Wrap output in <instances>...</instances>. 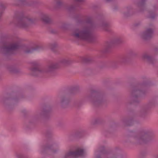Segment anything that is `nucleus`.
<instances>
[{
    "label": "nucleus",
    "instance_id": "obj_24",
    "mask_svg": "<svg viewBox=\"0 0 158 158\" xmlns=\"http://www.w3.org/2000/svg\"><path fill=\"white\" fill-rule=\"evenodd\" d=\"M135 54V52L131 50L130 51L129 53L127 55V56L129 57V58L130 59V57L131 56H133V55H134Z\"/></svg>",
    "mask_w": 158,
    "mask_h": 158
},
{
    "label": "nucleus",
    "instance_id": "obj_23",
    "mask_svg": "<svg viewBox=\"0 0 158 158\" xmlns=\"http://www.w3.org/2000/svg\"><path fill=\"white\" fill-rule=\"evenodd\" d=\"M93 158H99V151L98 150L94 152Z\"/></svg>",
    "mask_w": 158,
    "mask_h": 158
},
{
    "label": "nucleus",
    "instance_id": "obj_11",
    "mask_svg": "<svg viewBox=\"0 0 158 158\" xmlns=\"http://www.w3.org/2000/svg\"><path fill=\"white\" fill-rule=\"evenodd\" d=\"M89 98L94 106L97 107L98 106L99 93L98 91L93 90Z\"/></svg>",
    "mask_w": 158,
    "mask_h": 158
},
{
    "label": "nucleus",
    "instance_id": "obj_28",
    "mask_svg": "<svg viewBox=\"0 0 158 158\" xmlns=\"http://www.w3.org/2000/svg\"><path fill=\"white\" fill-rule=\"evenodd\" d=\"M75 6L73 5H71L68 8V10L69 11H72L75 9Z\"/></svg>",
    "mask_w": 158,
    "mask_h": 158
},
{
    "label": "nucleus",
    "instance_id": "obj_12",
    "mask_svg": "<svg viewBox=\"0 0 158 158\" xmlns=\"http://www.w3.org/2000/svg\"><path fill=\"white\" fill-rule=\"evenodd\" d=\"M110 23L105 20H99V27L108 32L110 31Z\"/></svg>",
    "mask_w": 158,
    "mask_h": 158
},
{
    "label": "nucleus",
    "instance_id": "obj_16",
    "mask_svg": "<svg viewBox=\"0 0 158 158\" xmlns=\"http://www.w3.org/2000/svg\"><path fill=\"white\" fill-rule=\"evenodd\" d=\"M129 59V58L127 56H123L119 58L116 63L118 64H125L127 63Z\"/></svg>",
    "mask_w": 158,
    "mask_h": 158
},
{
    "label": "nucleus",
    "instance_id": "obj_2",
    "mask_svg": "<svg viewBox=\"0 0 158 158\" xmlns=\"http://www.w3.org/2000/svg\"><path fill=\"white\" fill-rule=\"evenodd\" d=\"M149 82L147 79L134 86L132 88L131 93V98L132 102L130 104L138 103L139 102V98L145 93V89L148 86Z\"/></svg>",
    "mask_w": 158,
    "mask_h": 158
},
{
    "label": "nucleus",
    "instance_id": "obj_29",
    "mask_svg": "<svg viewBox=\"0 0 158 158\" xmlns=\"http://www.w3.org/2000/svg\"><path fill=\"white\" fill-rule=\"evenodd\" d=\"M56 43H53V44H51L50 45V48H52V49L53 48H54L56 47Z\"/></svg>",
    "mask_w": 158,
    "mask_h": 158
},
{
    "label": "nucleus",
    "instance_id": "obj_18",
    "mask_svg": "<svg viewBox=\"0 0 158 158\" xmlns=\"http://www.w3.org/2000/svg\"><path fill=\"white\" fill-rule=\"evenodd\" d=\"M41 19L44 22L46 23H49L51 21L49 17L46 15H43L41 17Z\"/></svg>",
    "mask_w": 158,
    "mask_h": 158
},
{
    "label": "nucleus",
    "instance_id": "obj_8",
    "mask_svg": "<svg viewBox=\"0 0 158 158\" xmlns=\"http://www.w3.org/2000/svg\"><path fill=\"white\" fill-rule=\"evenodd\" d=\"M124 42V40L121 38L116 37L108 41L106 45L105 52H107L113 46L122 44Z\"/></svg>",
    "mask_w": 158,
    "mask_h": 158
},
{
    "label": "nucleus",
    "instance_id": "obj_13",
    "mask_svg": "<svg viewBox=\"0 0 158 158\" xmlns=\"http://www.w3.org/2000/svg\"><path fill=\"white\" fill-rule=\"evenodd\" d=\"M147 0H137L135 2L136 6L139 8L140 12H142L145 10L146 2Z\"/></svg>",
    "mask_w": 158,
    "mask_h": 158
},
{
    "label": "nucleus",
    "instance_id": "obj_37",
    "mask_svg": "<svg viewBox=\"0 0 158 158\" xmlns=\"http://www.w3.org/2000/svg\"><path fill=\"white\" fill-rule=\"evenodd\" d=\"M117 7H115L114 8V9H117Z\"/></svg>",
    "mask_w": 158,
    "mask_h": 158
},
{
    "label": "nucleus",
    "instance_id": "obj_10",
    "mask_svg": "<svg viewBox=\"0 0 158 158\" xmlns=\"http://www.w3.org/2000/svg\"><path fill=\"white\" fill-rule=\"evenodd\" d=\"M150 27L152 26V28H148L146 30L143 32L141 34V38L144 40H148L151 39L152 36L154 27L152 24H150Z\"/></svg>",
    "mask_w": 158,
    "mask_h": 158
},
{
    "label": "nucleus",
    "instance_id": "obj_4",
    "mask_svg": "<svg viewBox=\"0 0 158 158\" xmlns=\"http://www.w3.org/2000/svg\"><path fill=\"white\" fill-rule=\"evenodd\" d=\"M32 65V67L30 70L34 76H37L40 73L45 72L51 73L58 67V65L56 63H52L48 66L45 71L39 67V64L36 62H33Z\"/></svg>",
    "mask_w": 158,
    "mask_h": 158
},
{
    "label": "nucleus",
    "instance_id": "obj_21",
    "mask_svg": "<svg viewBox=\"0 0 158 158\" xmlns=\"http://www.w3.org/2000/svg\"><path fill=\"white\" fill-rule=\"evenodd\" d=\"M99 149H102V150H100L101 155L102 154H107V152L105 150V148L104 147H103V146L101 147L100 148H99Z\"/></svg>",
    "mask_w": 158,
    "mask_h": 158
},
{
    "label": "nucleus",
    "instance_id": "obj_27",
    "mask_svg": "<svg viewBox=\"0 0 158 158\" xmlns=\"http://www.w3.org/2000/svg\"><path fill=\"white\" fill-rule=\"evenodd\" d=\"M44 113H39L37 114L35 116V118H37L41 117L43 114H44Z\"/></svg>",
    "mask_w": 158,
    "mask_h": 158
},
{
    "label": "nucleus",
    "instance_id": "obj_35",
    "mask_svg": "<svg viewBox=\"0 0 158 158\" xmlns=\"http://www.w3.org/2000/svg\"><path fill=\"white\" fill-rule=\"evenodd\" d=\"M65 62V60H63V61L62 62L63 63H64Z\"/></svg>",
    "mask_w": 158,
    "mask_h": 158
},
{
    "label": "nucleus",
    "instance_id": "obj_33",
    "mask_svg": "<svg viewBox=\"0 0 158 158\" xmlns=\"http://www.w3.org/2000/svg\"><path fill=\"white\" fill-rule=\"evenodd\" d=\"M139 25V23H137L135 24V26H137Z\"/></svg>",
    "mask_w": 158,
    "mask_h": 158
},
{
    "label": "nucleus",
    "instance_id": "obj_22",
    "mask_svg": "<svg viewBox=\"0 0 158 158\" xmlns=\"http://www.w3.org/2000/svg\"><path fill=\"white\" fill-rule=\"evenodd\" d=\"M98 118H94L92 121V124L93 125H96L98 124Z\"/></svg>",
    "mask_w": 158,
    "mask_h": 158
},
{
    "label": "nucleus",
    "instance_id": "obj_31",
    "mask_svg": "<svg viewBox=\"0 0 158 158\" xmlns=\"http://www.w3.org/2000/svg\"><path fill=\"white\" fill-rule=\"evenodd\" d=\"M75 0L77 2H84L85 0Z\"/></svg>",
    "mask_w": 158,
    "mask_h": 158
},
{
    "label": "nucleus",
    "instance_id": "obj_9",
    "mask_svg": "<svg viewBox=\"0 0 158 158\" xmlns=\"http://www.w3.org/2000/svg\"><path fill=\"white\" fill-rule=\"evenodd\" d=\"M85 154L83 149L78 148L74 151L69 152L65 154L63 158H75L76 157L82 156Z\"/></svg>",
    "mask_w": 158,
    "mask_h": 158
},
{
    "label": "nucleus",
    "instance_id": "obj_3",
    "mask_svg": "<svg viewBox=\"0 0 158 158\" xmlns=\"http://www.w3.org/2000/svg\"><path fill=\"white\" fill-rule=\"evenodd\" d=\"M71 34L74 38L79 40L91 41L92 38L90 28L88 27L81 29H75L73 30Z\"/></svg>",
    "mask_w": 158,
    "mask_h": 158
},
{
    "label": "nucleus",
    "instance_id": "obj_14",
    "mask_svg": "<svg viewBox=\"0 0 158 158\" xmlns=\"http://www.w3.org/2000/svg\"><path fill=\"white\" fill-rule=\"evenodd\" d=\"M153 10H150L149 11V15L148 16V18L154 19L156 16L155 11L157 10V8L156 5L153 6Z\"/></svg>",
    "mask_w": 158,
    "mask_h": 158
},
{
    "label": "nucleus",
    "instance_id": "obj_25",
    "mask_svg": "<svg viewBox=\"0 0 158 158\" xmlns=\"http://www.w3.org/2000/svg\"><path fill=\"white\" fill-rule=\"evenodd\" d=\"M56 5L58 6H61L62 4V2L61 0H56Z\"/></svg>",
    "mask_w": 158,
    "mask_h": 158
},
{
    "label": "nucleus",
    "instance_id": "obj_30",
    "mask_svg": "<svg viewBox=\"0 0 158 158\" xmlns=\"http://www.w3.org/2000/svg\"><path fill=\"white\" fill-rule=\"evenodd\" d=\"M34 50V49H32L30 50H26L25 51V52L26 53H30L31 52Z\"/></svg>",
    "mask_w": 158,
    "mask_h": 158
},
{
    "label": "nucleus",
    "instance_id": "obj_36",
    "mask_svg": "<svg viewBox=\"0 0 158 158\" xmlns=\"http://www.w3.org/2000/svg\"><path fill=\"white\" fill-rule=\"evenodd\" d=\"M100 121H101V119H99V124H101V123H100Z\"/></svg>",
    "mask_w": 158,
    "mask_h": 158
},
{
    "label": "nucleus",
    "instance_id": "obj_6",
    "mask_svg": "<svg viewBox=\"0 0 158 158\" xmlns=\"http://www.w3.org/2000/svg\"><path fill=\"white\" fill-rule=\"evenodd\" d=\"M19 48V45L18 42H12L4 43L2 49L5 54H13L14 52L18 49Z\"/></svg>",
    "mask_w": 158,
    "mask_h": 158
},
{
    "label": "nucleus",
    "instance_id": "obj_32",
    "mask_svg": "<svg viewBox=\"0 0 158 158\" xmlns=\"http://www.w3.org/2000/svg\"><path fill=\"white\" fill-rule=\"evenodd\" d=\"M154 50H155V52H156V51H157L158 50V49L157 48H155V49H154Z\"/></svg>",
    "mask_w": 158,
    "mask_h": 158
},
{
    "label": "nucleus",
    "instance_id": "obj_20",
    "mask_svg": "<svg viewBox=\"0 0 158 158\" xmlns=\"http://www.w3.org/2000/svg\"><path fill=\"white\" fill-rule=\"evenodd\" d=\"M104 102L103 95L99 93V106L100 105L103 104Z\"/></svg>",
    "mask_w": 158,
    "mask_h": 158
},
{
    "label": "nucleus",
    "instance_id": "obj_15",
    "mask_svg": "<svg viewBox=\"0 0 158 158\" xmlns=\"http://www.w3.org/2000/svg\"><path fill=\"white\" fill-rule=\"evenodd\" d=\"M143 57L144 59H146L149 64H154L156 62L155 59L152 57L146 54L143 55Z\"/></svg>",
    "mask_w": 158,
    "mask_h": 158
},
{
    "label": "nucleus",
    "instance_id": "obj_34",
    "mask_svg": "<svg viewBox=\"0 0 158 158\" xmlns=\"http://www.w3.org/2000/svg\"><path fill=\"white\" fill-rule=\"evenodd\" d=\"M50 148V147L49 146H47V147H46V149H49V148Z\"/></svg>",
    "mask_w": 158,
    "mask_h": 158
},
{
    "label": "nucleus",
    "instance_id": "obj_17",
    "mask_svg": "<svg viewBox=\"0 0 158 158\" xmlns=\"http://www.w3.org/2000/svg\"><path fill=\"white\" fill-rule=\"evenodd\" d=\"M70 102L69 100L65 97L62 98L61 100L60 103L62 106L65 107Z\"/></svg>",
    "mask_w": 158,
    "mask_h": 158
},
{
    "label": "nucleus",
    "instance_id": "obj_1",
    "mask_svg": "<svg viewBox=\"0 0 158 158\" xmlns=\"http://www.w3.org/2000/svg\"><path fill=\"white\" fill-rule=\"evenodd\" d=\"M128 137H133L138 143H147L150 141L153 137V134L152 131L148 129H143L140 131L139 135H137L136 133L133 131L127 132Z\"/></svg>",
    "mask_w": 158,
    "mask_h": 158
},
{
    "label": "nucleus",
    "instance_id": "obj_7",
    "mask_svg": "<svg viewBox=\"0 0 158 158\" xmlns=\"http://www.w3.org/2000/svg\"><path fill=\"white\" fill-rule=\"evenodd\" d=\"M33 23L32 20L30 18L22 17L18 18L16 25L19 27L26 28Z\"/></svg>",
    "mask_w": 158,
    "mask_h": 158
},
{
    "label": "nucleus",
    "instance_id": "obj_5",
    "mask_svg": "<svg viewBox=\"0 0 158 158\" xmlns=\"http://www.w3.org/2000/svg\"><path fill=\"white\" fill-rule=\"evenodd\" d=\"M146 114L145 110H141L138 112L135 110L131 111L129 116L124 118L122 120L123 125L125 126H131L133 125L136 119L139 116H143Z\"/></svg>",
    "mask_w": 158,
    "mask_h": 158
},
{
    "label": "nucleus",
    "instance_id": "obj_38",
    "mask_svg": "<svg viewBox=\"0 0 158 158\" xmlns=\"http://www.w3.org/2000/svg\"><path fill=\"white\" fill-rule=\"evenodd\" d=\"M99 158H100V156H99Z\"/></svg>",
    "mask_w": 158,
    "mask_h": 158
},
{
    "label": "nucleus",
    "instance_id": "obj_26",
    "mask_svg": "<svg viewBox=\"0 0 158 158\" xmlns=\"http://www.w3.org/2000/svg\"><path fill=\"white\" fill-rule=\"evenodd\" d=\"M9 70L10 72L13 73L16 72V69L13 67H10L9 68Z\"/></svg>",
    "mask_w": 158,
    "mask_h": 158
},
{
    "label": "nucleus",
    "instance_id": "obj_19",
    "mask_svg": "<svg viewBox=\"0 0 158 158\" xmlns=\"http://www.w3.org/2000/svg\"><path fill=\"white\" fill-rule=\"evenodd\" d=\"M125 10L126 12L124 13V16L127 17L129 16L130 15L132 14V13H131V11L132 10V9L131 8L127 7L125 9Z\"/></svg>",
    "mask_w": 158,
    "mask_h": 158
}]
</instances>
